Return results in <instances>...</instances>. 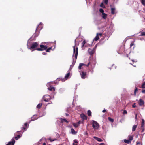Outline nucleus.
I'll return each mask as SVG.
<instances>
[{"label":"nucleus","instance_id":"1","mask_svg":"<svg viewBox=\"0 0 145 145\" xmlns=\"http://www.w3.org/2000/svg\"><path fill=\"white\" fill-rule=\"evenodd\" d=\"M40 48H37L35 49V50L39 51H42L46 50L47 48V46L42 44L40 45ZM35 50V49L33 50L32 51Z\"/></svg>","mask_w":145,"mask_h":145},{"label":"nucleus","instance_id":"2","mask_svg":"<svg viewBox=\"0 0 145 145\" xmlns=\"http://www.w3.org/2000/svg\"><path fill=\"white\" fill-rule=\"evenodd\" d=\"M73 55L75 54V57L76 59L77 57L78 54V47L76 48L75 46H74L73 47Z\"/></svg>","mask_w":145,"mask_h":145},{"label":"nucleus","instance_id":"3","mask_svg":"<svg viewBox=\"0 0 145 145\" xmlns=\"http://www.w3.org/2000/svg\"><path fill=\"white\" fill-rule=\"evenodd\" d=\"M38 44L37 42H35L33 43L31 45L30 47H29L28 45V48L29 49H34L37 47L38 46Z\"/></svg>","mask_w":145,"mask_h":145},{"label":"nucleus","instance_id":"4","mask_svg":"<svg viewBox=\"0 0 145 145\" xmlns=\"http://www.w3.org/2000/svg\"><path fill=\"white\" fill-rule=\"evenodd\" d=\"M92 126L95 129H97L99 127V124L96 121H93L92 123Z\"/></svg>","mask_w":145,"mask_h":145},{"label":"nucleus","instance_id":"5","mask_svg":"<svg viewBox=\"0 0 145 145\" xmlns=\"http://www.w3.org/2000/svg\"><path fill=\"white\" fill-rule=\"evenodd\" d=\"M51 97L48 95H45L44 96L43 99L45 101L48 102L51 99Z\"/></svg>","mask_w":145,"mask_h":145},{"label":"nucleus","instance_id":"6","mask_svg":"<svg viewBox=\"0 0 145 145\" xmlns=\"http://www.w3.org/2000/svg\"><path fill=\"white\" fill-rule=\"evenodd\" d=\"M139 105L140 106H143V105H144V102L141 99H140L138 102Z\"/></svg>","mask_w":145,"mask_h":145},{"label":"nucleus","instance_id":"7","mask_svg":"<svg viewBox=\"0 0 145 145\" xmlns=\"http://www.w3.org/2000/svg\"><path fill=\"white\" fill-rule=\"evenodd\" d=\"M81 77L82 79H84L86 75V72L83 71H82L80 73Z\"/></svg>","mask_w":145,"mask_h":145},{"label":"nucleus","instance_id":"8","mask_svg":"<svg viewBox=\"0 0 145 145\" xmlns=\"http://www.w3.org/2000/svg\"><path fill=\"white\" fill-rule=\"evenodd\" d=\"M102 34V33H97L96 36L94 39V40L95 41L98 40L99 39V35L100 36H101Z\"/></svg>","mask_w":145,"mask_h":145},{"label":"nucleus","instance_id":"9","mask_svg":"<svg viewBox=\"0 0 145 145\" xmlns=\"http://www.w3.org/2000/svg\"><path fill=\"white\" fill-rule=\"evenodd\" d=\"M15 142L14 139L12 138V139L11 141L9 142L6 145H14Z\"/></svg>","mask_w":145,"mask_h":145},{"label":"nucleus","instance_id":"10","mask_svg":"<svg viewBox=\"0 0 145 145\" xmlns=\"http://www.w3.org/2000/svg\"><path fill=\"white\" fill-rule=\"evenodd\" d=\"M88 51L89 54L91 55H93L94 53V50L90 48L88 49Z\"/></svg>","mask_w":145,"mask_h":145},{"label":"nucleus","instance_id":"11","mask_svg":"<svg viewBox=\"0 0 145 145\" xmlns=\"http://www.w3.org/2000/svg\"><path fill=\"white\" fill-rule=\"evenodd\" d=\"M38 118V117L37 115H34L31 118V121H29V123L31 122V121H34L35 120H36Z\"/></svg>","mask_w":145,"mask_h":145},{"label":"nucleus","instance_id":"12","mask_svg":"<svg viewBox=\"0 0 145 145\" xmlns=\"http://www.w3.org/2000/svg\"><path fill=\"white\" fill-rule=\"evenodd\" d=\"M80 116L81 118L83 120H87V116L85 115L84 114H82L80 115Z\"/></svg>","mask_w":145,"mask_h":145},{"label":"nucleus","instance_id":"13","mask_svg":"<svg viewBox=\"0 0 145 145\" xmlns=\"http://www.w3.org/2000/svg\"><path fill=\"white\" fill-rule=\"evenodd\" d=\"M80 122H78L76 123H73V125L75 127H77L79 126Z\"/></svg>","mask_w":145,"mask_h":145},{"label":"nucleus","instance_id":"14","mask_svg":"<svg viewBox=\"0 0 145 145\" xmlns=\"http://www.w3.org/2000/svg\"><path fill=\"white\" fill-rule=\"evenodd\" d=\"M111 13L112 14H115V9L114 8H112L111 9Z\"/></svg>","mask_w":145,"mask_h":145},{"label":"nucleus","instance_id":"15","mask_svg":"<svg viewBox=\"0 0 145 145\" xmlns=\"http://www.w3.org/2000/svg\"><path fill=\"white\" fill-rule=\"evenodd\" d=\"M94 138L97 140V141L99 142H102V140L99 138H98L97 137H94Z\"/></svg>","mask_w":145,"mask_h":145},{"label":"nucleus","instance_id":"16","mask_svg":"<svg viewBox=\"0 0 145 145\" xmlns=\"http://www.w3.org/2000/svg\"><path fill=\"white\" fill-rule=\"evenodd\" d=\"M57 80L59 81H61L62 82H63L66 80L65 78H58L57 79Z\"/></svg>","mask_w":145,"mask_h":145},{"label":"nucleus","instance_id":"17","mask_svg":"<svg viewBox=\"0 0 145 145\" xmlns=\"http://www.w3.org/2000/svg\"><path fill=\"white\" fill-rule=\"evenodd\" d=\"M48 89L49 90L51 91H54L55 90V88L53 87L50 86Z\"/></svg>","mask_w":145,"mask_h":145},{"label":"nucleus","instance_id":"18","mask_svg":"<svg viewBox=\"0 0 145 145\" xmlns=\"http://www.w3.org/2000/svg\"><path fill=\"white\" fill-rule=\"evenodd\" d=\"M70 75V73L68 72V73H67L65 76V78L66 80H67L68 79V78H69V76Z\"/></svg>","mask_w":145,"mask_h":145},{"label":"nucleus","instance_id":"19","mask_svg":"<svg viewBox=\"0 0 145 145\" xmlns=\"http://www.w3.org/2000/svg\"><path fill=\"white\" fill-rule=\"evenodd\" d=\"M137 126L136 125H133L132 127V131H135L137 128Z\"/></svg>","mask_w":145,"mask_h":145},{"label":"nucleus","instance_id":"20","mask_svg":"<svg viewBox=\"0 0 145 145\" xmlns=\"http://www.w3.org/2000/svg\"><path fill=\"white\" fill-rule=\"evenodd\" d=\"M61 123H63L64 122H65L66 123H68V121L67 120L65 119H62L61 118Z\"/></svg>","mask_w":145,"mask_h":145},{"label":"nucleus","instance_id":"21","mask_svg":"<svg viewBox=\"0 0 145 145\" xmlns=\"http://www.w3.org/2000/svg\"><path fill=\"white\" fill-rule=\"evenodd\" d=\"M102 17L104 19H106L107 17V15L106 14L103 13H102Z\"/></svg>","mask_w":145,"mask_h":145},{"label":"nucleus","instance_id":"22","mask_svg":"<svg viewBox=\"0 0 145 145\" xmlns=\"http://www.w3.org/2000/svg\"><path fill=\"white\" fill-rule=\"evenodd\" d=\"M133 136H128V140H129L131 142V141L133 139Z\"/></svg>","mask_w":145,"mask_h":145},{"label":"nucleus","instance_id":"23","mask_svg":"<svg viewBox=\"0 0 145 145\" xmlns=\"http://www.w3.org/2000/svg\"><path fill=\"white\" fill-rule=\"evenodd\" d=\"M71 133L73 134H76V132L75 131L74 129L73 128H71Z\"/></svg>","mask_w":145,"mask_h":145},{"label":"nucleus","instance_id":"24","mask_svg":"<svg viewBox=\"0 0 145 145\" xmlns=\"http://www.w3.org/2000/svg\"><path fill=\"white\" fill-rule=\"evenodd\" d=\"M124 141L125 143L127 144H129L131 142V141L129 140L124 139Z\"/></svg>","mask_w":145,"mask_h":145},{"label":"nucleus","instance_id":"25","mask_svg":"<svg viewBox=\"0 0 145 145\" xmlns=\"http://www.w3.org/2000/svg\"><path fill=\"white\" fill-rule=\"evenodd\" d=\"M42 105V103H39L37 105V107L38 109H40L41 108Z\"/></svg>","mask_w":145,"mask_h":145},{"label":"nucleus","instance_id":"26","mask_svg":"<svg viewBox=\"0 0 145 145\" xmlns=\"http://www.w3.org/2000/svg\"><path fill=\"white\" fill-rule=\"evenodd\" d=\"M133 46V48H134L135 46V45H134V42H132L130 44V47L131 48Z\"/></svg>","mask_w":145,"mask_h":145},{"label":"nucleus","instance_id":"27","mask_svg":"<svg viewBox=\"0 0 145 145\" xmlns=\"http://www.w3.org/2000/svg\"><path fill=\"white\" fill-rule=\"evenodd\" d=\"M144 122L145 121L144 120L142 119V121L141 127H143L144 125Z\"/></svg>","mask_w":145,"mask_h":145},{"label":"nucleus","instance_id":"28","mask_svg":"<svg viewBox=\"0 0 145 145\" xmlns=\"http://www.w3.org/2000/svg\"><path fill=\"white\" fill-rule=\"evenodd\" d=\"M88 115V116H90L91 115V112L90 110H89L87 112Z\"/></svg>","mask_w":145,"mask_h":145},{"label":"nucleus","instance_id":"29","mask_svg":"<svg viewBox=\"0 0 145 145\" xmlns=\"http://www.w3.org/2000/svg\"><path fill=\"white\" fill-rule=\"evenodd\" d=\"M21 137V136L19 135H18L17 136H16L15 137V139L16 140H17L18 139H19Z\"/></svg>","mask_w":145,"mask_h":145},{"label":"nucleus","instance_id":"30","mask_svg":"<svg viewBox=\"0 0 145 145\" xmlns=\"http://www.w3.org/2000/svg\"><path fill=\"white\" fill-rule=\"evenodd\" d=\"M141 88H145V82H143L141 85Z\"/></svg>","mask_w":145,"mask_h":145},{"label":"nucleus","instance_id":"31","mask_svg":"<svg viewBox=\"0 0 145 145\" xmlns=\"http://www.w3.org/2000/svg\"><path fill=\"white\" fill-rule=\"evenodd\" d=\"M138 91V88L137 87H135V90H134V95L135 96H136V92Z\"/></svg>","mask_w":145,"mask_h":145},{"label":"nucleus","instance_id":"32","mask_svg":"<svg viewBox=\"0 0 145 145\" xmlns=\"http://www.w3.org/2000/svg\"><path fill=\"white\" fill-rule=\"evenodd\" d=\"M52 49V47H49L48 48L46 49V52H50L51 50Z\"/></svg>","mask_w":145,"mask_h":145},{"label":"nucleus","instance_id":"33","mask_svg":"<svg viewBox=\"0 0 145 145\" xmlns=\"http://www.w3.org/2000/svg\"><path fill=\"white\" fill-rule=\"evenodd\" d=\"M141 2L142 5L145 6V0H141Z\"/></svg>","mask_w":145,"mask_h":145},{"label":"nucleus","instance_id":"34","mask_svg":"<svg viewBox=\"0 0 145 145\" xmlns=\"http://www.w3.org/2000/svg\"><path fill=\"white\" fill-rule=\"evenodd\" d=\"M108 119L111 122H113L114 121V120H113V119L111 118L110 117H108Z\"/></svg>","mask_w":145,"mask_h":145},{"label":"nucleus","instance_id":"35","mask_svg":"<svg viewBox=\"0 0 145 145\" xmlns=\"http://www.w3.org/2000/svg\"><path fill=\"white\" fill-rule=\"evenodd\" d=\"M85 43H86V41L85 40H84L83 41L82 43L81 44L82 47H84V45H85Z\"/></svg>","mask_w":145,"mask_h":145},{"label":"nucleus","instance_id":"36","mask_svg":"<svg viewBox=\"0 0 145 145\" xmlns=\"http://www.w3.org/2000/svg\"><path fill=\"white\" fill-rule=\"evenodd\" d=\"M49 140L51 142L55 140H57L56 139H52L51 138H49Z\"/></svg>","mask_w":145,"mask_h":145},{"label":"nucleus","instance_id":"37","mask_svg":"<svg viewBox=\"0 0 145 145\" xmlns=\"http://www.w3.org/2000/svg\"><path fill=\"white\" fill-rule=\"evenodd\" d=\"M99 11L101 13H104V10H103V9H102V8L100 9L99 10Z\"/></svg>","mask_w":145,"mask_h":145},{"label":"nucleus","instance_id":"38","mask_svg":"<svg viewBox=\"0 0 145 145\" xmlns=\"http://www.w3.org/2000/svg\"><path fill=\"white\" fill-rule=\"evenodd\" d=\"M104 3L106 5L108 4V0H103Z\"/></svg>","mask_w":145,"mask_h":145},{"label":"nucleus","instance_id":"39","mask_svg":"<svg viewBox=\"0 0 145 145\" xmlns=\"http://www.w3.org/2000/svg\"><path fill=\"white\" fill-rule=\"evenodd\" d=\"M136 145H142V144L140 142L137 141L136 142Z\"/></svg>","mask_w":145,"mask_h":145},{"label":"nucleus","instance_id":"40","mask_svg":"<svg viewBox=\"0 0 145 145\" xmlns=\"http://www.w3.org/2000/svg\"><path fill=\"white\" fill-rule=\"evenodd\" d=\"M24 126L26 127H27V126H28V123H25L24 124Z\"/></svg>","mask_w":145,"mask_h":145},{"label":"nucleus","instance_id":"41","mask_svg":"<svg viewBox=\"0 0 145 145\" xmlns=\"http://www.w3.org/2000/svg\"><path fill=\"white\" fill-rule=\"evenodd\" d=\"M82 66L80 65V64L79 65V66L78 67V69H82Z\"/></svg>","mask_w":145,"mask_h":145},{"label":"nucleus","instance_id":"42","mask_svg":"<svg viewBox=\"0 0 145 145\" xmlns=\"http://www.w3.org/2000/svg\"><path fill=\"white\" fill-rule=\"evenodd\" d=\"M141 35L142 36H145V32H142L141 33Z\"/></svg>","mask_w":145,"mask_h":145},{"label":"nucleus","instance_id":"43","mask_svg":"<svg viewBox=\"0 0 145 145\" xmlns=\"http://www.w3.org/2000/svg\"><path fill=\"white\" fill-rule=\"evenodd\" d=\"M136 106L135 105V103H134L133 105H132V107L133 108H135L136 107Z\"/></svg>","mask_w":145,"mask_h":145},{"label":"nucleus","instance_id":"44","mask_svg":"<svg viewBox=\"0 0 145 145\" xmlns=\"http://www.w3.org/2000/svg\"><path fill=\"white\" fill-rule=\"evenodd\" d=\"M123 113L124 114H127V111L126 110H124L123 111Z\"/></svg>","mask_w":145,"mask_h":145},{"label":"nucleus","instance_id":"45","mask_svg":"<svg viewBox=\"0 0 145 145\" xmlns=\"http://www.w3.org/2000/svg\"><path fill=\"white\" fill-rule=\"evenodd\" d=\"M74 142L76 143H78V141L76 140H74Z\"/></svg>","mask_w":145,"mask_h":145},{"label":"nucleus","instance_id":"46","mask_svg":"<svg viewBox=\"0 0 145 145\" xmlns=\"http://www.w3.org/2000/svg\"><path fill=\"white\" fill-rule=\"evenodd\" d=\"M100 6L101 7H103V6H104V5H103V3H102L100 5Z\"/></svg>","mask_w":145,"mask_h":145},{"label":"nucleus","instance_id":"47","mask_svg":"<svg viewBox=\"0 0 145 145\" xmlns=\"http://www.w3.org/2000/svg\"><path fill=\"white\" fill-rule=\"evenodd\" d=\"M22 129L24 130V131L26 130V127H24L22 128Z\"/></svg>","mask_w":145,"mask_h":145},{"label":"nucleus","instance_id":"48","mask_svg":"<svg viewBox=\"0 0 145 145\" xmlns=\"http://www.w3.org/2000/svg\"><path fill=\"white\" fill-rule=\"evenodd\" d=\"M142 93H145V90H144V89L142 90Z\"/></svg>","mask_w":145,"mask_h":145},{"label":"nucleus","instance_id":"49","mask_svg":"<svg viewBox=\"0 0 145 145\" xmlns=\"http://www.w3.org/2000/svg\"><path fill=\"white\" fill-rule=\"evenodd\" d=\"M130 64L132 65H133V66H134V67H136V65H134V63H133L132 64V63H130Z\"/></svg>","mask_w":145,"mask_h":145},{"label":"nucleus","instance_id":"50","mask_svg":"<svg viewBox=\"0 0 145 145\" xmlns=\"http://www.w3.org/2000/svg\"><path fill=\"white\" fill-rule=\"evenodd\" d=\"M42 54L44 55H46L47 54V53L46 52H43L42 53Z\"/></svg>","mask_w":145,"mask_h":145},{"label":"nucleus","instance_id":"51","mask_svg":"<svg viewBox=\"0 0 145 145\" xmlns=\"http://www.w3.org/2000/svg\"><path fill=\"white\" fill-rule=\"evenodd\" d=\"M90 64V63L89 62L88 63V64L87 65H86V66L87 67H88L89 65Z\"/></svg>","mask_w":145,"mask_h":145},{"label":"nucleus","instance_id":"52","mask_svg":"<svg viewBox=\"0 0 145 145\" xmlns=\"http://www.w3.org/2000/svg\"><path fill=\"white\" fill-rule=\"evenodd\" d=\"M80 65L82 66H84V65H86H86L84 64H83V63H80Z\"/></svg>","mask_w":145,"mask_h":145},{"label":"nucleus","instance_id":"53","mask_svg":"<svg viewBox=\"0 0 145 145\" xmlns=\"http://www.w3.org/2000/svg\"><path fill=\"white\" fill-rule=\"evenodd\" d=\"M106 111V110H105V109H104V110H103L102 111V112H103V113H104V112H105Z\"/></svg>","mask_w":145,"mask_h":145},{"label":"nucleus","instance_id":"54","mask_svg":"<svg viewBox=\"0 0 145 145\" xmlns=\"http://www.w3.org/2000/svg\"><path fill=\"white\" fill-rule=\"evenodd\" d=\"M137 114H136L135 115V118L137 119Z\"/></svg>","mask_w":145,"mask_h":145},{"label":"nucleus","instance_id":"55","mask_svg":"<svg viewBox=\"0 0 145 145\" xmlns=\"http://www.w3.org/2000/svg\"><path fill=\"white\" fill-rule=\"evenodd\" d=\"M99 145H105V144L103 143H101Z\"/></svg>","mask_w":145,"mask_h":145},{"label":"nucleus","instance_id":"56","mask_svg":"<svg viewBox=\"0 0 145 145\" xmlns=\"http://www.w3.org/2000/svg\"><path fill=\"white\" fill-rule=\"evenodd\" d=\"M132 61L133 62H137V61H135V60H132Z\"/></svg>","mask_w":145,"mask_h":145},{"label":"nucleus","instance_id":"57","mask_svg":"<svg viewBox=\"0 0 145 145\" xmlns=\"http://www.w3.org/2000/svg\"><path fill=\"white\" fill-rule=\"evenodd\" d=\"M142 131H141L142 132H144V129H143V127H142Z\"/></svg>","mask_w":145,"mask_h":145},{"label":"nucleus","instance_id":"58","mask_svg":"<svg viewBox=\"0 0 145 145\" xmlns=\"http://www.w3.org/2000/svg\"><path fill=\"white\" fill-rule=\"evenodd\" d=\"M66 116H69V114L67 113H66Z\"/></svg>","mask_w":145,"mask_h":145},{"label":"nucleus","instance_id":"59","mask_svg":"<svg viewBox=\"0 0 145 145\" xmlns=\"http://www.w3.org/2000/svg\"><path fill=\"white\" fill-rule=\"evenodd\" d=\"M42 145H46V143H44Z\"/></svg>","mask_w":145,"mask_h":145},{"label":"nucleus","instance_id":"60","mask_svg":"<svg viewBox=\"0 0 145 145\" xmlns=\"http://www.w3.org/2000/svg\"><path fill=\"white\" fill-rule=\"evenodd\" d=\"M73 145H77L76 144H75V143H73Z\"/></svg>","mask_w":145,"mask_h":145}]
</instances>
